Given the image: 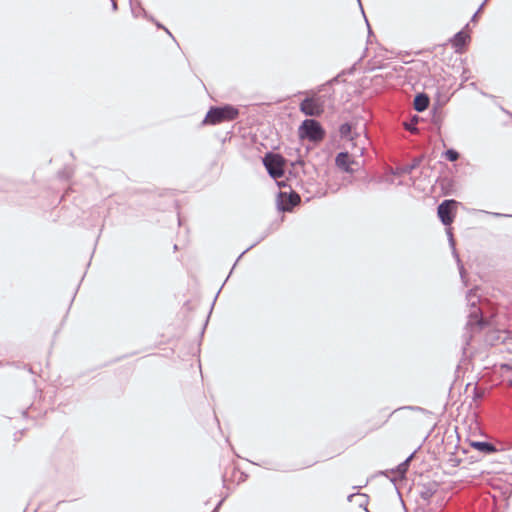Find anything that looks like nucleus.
<instances>
[{"mask_svg":"<svg viewBox=\"0 0 512 512\" xmlns=\"http://www.w3.org/2000/svg\"><path fill=\"white\" fill-rule=\"evenodd\" d=\"M488 0H484L483 3L480 5V7L478 8V10L474 13V15L472 16L471 18V21L474 22L476 21L477 17H478V14L479 12L483 9L484 5L487 3Z\"/></svg>","mask_w":512,"mask_h":512,"instance_id":"obj_22","label":"nucleus"},{"mask_svg":"<svg viewBox=\"0 0 512 512\" xmlns=\"http://www.w3.org/2000/svg\"><path fill=\"white\" fill-rule=\"evenodd\" d=\"M239 111L232 105L211 107L203 121L204 124H219L224 121H231L237 118Z\"/></svg>","mask_w":512,"mask_h":512,"instance_id":"obj_2","label":"nucleus"},{"mask_svg":"<svg viewBox=\"0 0 512 512\" xmlns=\"http://www.w3.org/2000/svg\"><path fill=\"white\" fill-rule=\"evenodd\" d=\"M444 155H445L446 159L451 162H454V161L458 160V158H459V153L454 149H448L444 153Z\"/></svg>","mask_w":512,"mask_h":512,"instance_id":"obj_18","label":"nucleus"},{"mask_svg":"<svg viewBox=\"0 0 512 512\" xmlns=\"http://www.w3.org/2000/svg\"><path fill=\"white\" fill-rule=\"evenodd\" d=\"M156 25H157V27H158V28H162V29H164V30H165V31H166V32L171 36V33H170V31H169L167 28H165L164 26H162L160 23H156Z\"/></svg>","mask_w":512,"mask_h":512,"instance_id":"obj_25","label":"nucleus"},{"mask_svg":"<svg viewBox=\"0 0 512 512\" xmlns=\"http://www.w3.org/2000/svg\"><path fill=\"white\" fill-rule=\"evenodd\" d=\"M418 121V117L417 116H414L411 120L410 123H405L404 126H405V129L410 131L411 133L415 134L418 132V129L416 127V123Z\"/></svg>","mask_w":512,"mask_h":512,"instance_id":"obj_17","label":"nucleus"},{"mask_svg":"<svg viewBox=\"0 0 512 512\" xmlns=\"http://www.w3.org/2000/svg\"><path fill=\"white\" fill-rule=\"evenodd\" d=\"M438 490V484L436 482L425 484L421 487L420 497L425 501L429 502L431 498L436 494Z\"/></svg>","mask_w":512,"mask_h":512,"instance_id":"obj_9","label":"nucleus"},{"mask_svg":"<svg viewBox=\"0 0 512 512\" xmlns=\"http://www.w3.org/2000/svg\"><path fill=\"white\" fill-rule=\"evenodd\" d=\"M253 246H254V244H253V245H250V247H248L245 251H243V252L241 253V255L238 257V260L242 257V255H243L246 251H248L249 249L253 248Z\"/></svg>","mask_w":512,"mask_h":512,"instance_id":"obj_26","label":"nucleus"},{"mask_svg":"<svg viewBox=\"0 0 512 512\" xmlns=\"http://www.w3.org/2000/svg\"><path fill=\"white\" fill-rule=\"evenodd\" d=\"M325 132L320 123L314 119H306L299 127V136L310 141H320L324 138Z\"/></svg>","mask_w":512,"mask_h":512,"instance_id":"obj_3","label":"nucleus"},{"mask_svg":"<svg viewBox=\"0 0 512 512\" xmlns=\"http://www.w3.org/2000/svg\"><path fill=\"white\" fill-rule=\"evenodd\" d=\"M323 104L321 97L305 98L300 103V111L307 116H319L324 110Z\"/></svg>","mask_w":512,"mask_h":512,"instance_id":"obj_5","label":"nucleus"},{"mask_svg":"<svg viewBox=\"0 0 512 512\" xmlns=\"http://www.w3.org/2000/svg\"><path fill=\"white\" fill-rule=\"evenodd\" d=\"M469 36L465 34L463 31L457 32L452 38V45L455 47L456 51H459L462 47H464L467 43Z\"/></svg>","mask_w":512,"mask_h":512,"instance_id":"obj_13","label":"nucleus"},{"mask_svg":"<svg viewBox=\"0 0 512 512\" xmlns=\"http://www.w3.org/2000/svg\"><path fill=\"white\" fill-rule=\"evenodd\" d=\"M412 457H413V454H411V455H410V456H409V457H408L404 462H402L401 464H399V466H398V468H397V469H398V471H399L400 473H404V472H406L407 467H408V463H409V461L411 460V458H412Z\"/></svg>","mask_w":512,"mask_h":512,"instance_id":"obj_20","label":"nucleus"},{"mask_svg":"<svg viewBox=\"0 0 512 512\" xmlns=\"http://www.w3.org/2000/svg\"><path fill=\"white\" fill-rule=\"evenodd\" d=\"M423 156L416 157L412 160L410 164L402 165L400 167H397L396 170L393 172L394 175L401 176L405 174H411L413 170L418 168L420 164L422 163Z\"/></svg>","mask_w":512,"mask_h":512,"instance_id":"obj_8","label":"nucleus"},{"mask_svg":"<svg viewBox=\"0 0 512 512\" xmlns=\"http://www.w3.org/2000/svg\"><path fill=\"white\" fill-rule=\"evenodd\" d=\"M429 103H430V99H429L428 95L425 93H419L414 98V102H413L414 109L417 112H423L424 110H426L428 108Z\"/></svg>","mask_w":512,"mask_h":512,"instance_id":"obj_10","label":"nucleus"},{"mask_svg":"<svg viewBox=\"0 0 512 512\" xmlns=\"http://www.w3.org/2000/svg\"><path fill=\"white\" fill-rule=\"evenodd\" d=\"M471 446L486 455L497 451L496 447L492 443L485 441H474L471 443Z\"/></svg>","mask_w":512,"mask_h":512,"instance_id":"obj_11","label":"nucleus"},{"mask_svg":"<svg viewBox=\"0 0 512 512\" xmlns=\"http://www.w3.org/2000/svg\"><path fill=\"white\" fill-rule=\"evenodd\" d=\"M222 502L223 501L221 500L212 512H217V510H218L219 506L222 504Z\"/></svg>","mask_w":512,"mask_h":512,"instance_id":"obj_27","label":"nucleus"},{"mask_svg":"<svg viewBox=\"0 0 512 512\" xmlns=\"http://www.w3.org/2000/svg\"><path fill=\"white\" fill-rule=\"evenodd\" d=\"M484 502L487 504L485 512H494V499L490 496H485L476 502V506L480 508Z\"/></svg>","mask_w":512,"mask_h":512,"instance_id":"obj_15","label":"nucleus"},{"mask_svg":"<svg viewBox=\"0 0 512 512\" xmlns=\"http://www.w3.org/2000/svg\"><path fill=\"white\" fill-rule=\"evenodd\" d=\"M477 291V289H471L466 295L469 310L467 316L468 320L462 336L464 348L470 344V341L477 333L490 326V322L484 310L486 304L480 299Z\"/></svg>","mask_w":512,"mask_h":512,"instance_id":"obj_1","label":"nucleus"},{"mask_svg":"<svg viewBox=\"0 0 512 512\" xmlns=\"http://www.w3.org/2000/svg\"><path fill=\"white\" fill-rule=\"evenodd\" d=\"M447 235H448V238H449V243L453 249V254L457 260V263H458V267H459V272H460V276H461V279L464 281V278H465V269L463 267V265L461 264V261L459 259V256L455 250V242H454V238H453V234H452V231H451V228H448L447 229Z\"/></svg>","mask_w":512,"mask_h":512,"instance_id":"obj_14","label":"nucleus"},{"mask_svg":"<svg viewBox=\"0 0 512 512\" xmlns=\"http://www.w3.org/2000/svg\"><path fill=\"white\" fill-rule=\"evenodd\" d=\"M131 10L135 17H138L141 13L145 14V10L142 9L140 6L137 8L134 6H131Z\"/></svg>","mask_w":512,"mask_h":512,"instance_id":"obj_21","label":"nucleus"},{"mask_svg":"<svg viewBox=\"0 0 512 512\" xmlns=\"http://www.w3.org/2000/svg\"><path fill=\"white\" fill-rule=\"evenodd\" d=\"M355 497L359 498V500H360L358 502L359 506L360 507H364L365 510L368 511L367 508H366V505L368 504V497H367V495L361 494V493L351 494V495L348 496V500L352 501L353 498H355Z\"/></svg>","mask_w":512,"mask_h":512,"instance_id":"obj_16","label":"nucleus"},{"mask_svg":"<svg viewBox=\"0 0 512 512\" xmlns=\"http://www.w3.org/2000/svg\"><path fill=\"white\" fill-rule=\"evenodd\" d=\"M335 163L336 165L344 170L345 172H350L351 171V168H350V156L347 152H340L337 156H336V159H335Z\"/></svg>","mask_w":512,"mask_h":512,"instance_id":"obj_12","label":"nucleus"},{"mask_svg":"<svg viewBox=\"0 0 512 512\" xmlns=\"http://www.w3.org/2000/svg\"><path fill=\"white\" fill-rule=\"evenodd\" d=\"M279 209L282 211H291L296 205L300 203V196L296 192H291L289 194L285 192H279L278 194Z\"/></svg>","mask_w":512,"mask_h":512,"instance_id":"obj_7","label":"nucleus"},{"mask_svg":"<svg viewBox=\"0 0 512 512\" xmlns=\"http://www.w3.org/2000/svg\"><path fill=\"white\" fill-rule=\"evenodd\" d=\"M263 164L268 174L273 179L281 178L284 174V158L275 153H267L263 159Z\"/></svg>","mask_w":512,"mask_h":512,"instance_id":"obj_4","label":"nucleus"},{"mask_svg":"<svg viewBox=\"0 0 512 512\" xmlns=\"http://www.w3.org/2000/svg\"><path fill=\"white\" fill-rule=\"evenodd\" d=\"M350 132H351V126L348 123L342 124L339 128V133H340L341 137H344V138L348 137L350 135Z\"/></svg>","mask_w":512,"mask_h":512,"instance_id":"obj_19","label":"nucleus"},{"mask_svg":"<svg viewBox=\"0 0 512 512\" xmlns=\"http://www.w3.org/2000/svg\"><path fill=\"white\" fill-rule=\"evenodd\" d=\"M407 408L410 410H415V411H422V412L424 411L423 408L418 407V406H408Z\"/></svg>","mask_w":512,"mask_h":512,"instance_id":"obj_24","label":"nucleus"},{"mask_svg":"<svg viewBox=\"0 0 512 512\" xmlns=\"http://www.w3.org/2000/svg\"><path fill=\"white\" fill-rule=\"evenodd\" d=\"M342 74H344V72H342V73L338 74L337 76H335L334 78H332L331 80H329V81H328V84L332 85V84H334V83L338 82V80H339V78H340V76H341Z\"/></svg>","mask_w":512,"mask_h":512,"instance_id":"obj_23","label":"nucleus"},{"mask_svg":"<svg viewBox=\"0 0 512 512\" xmlns=\"http://www.w3.org/2000/svg\"><path fill=\"white\" fill-rule=\"evenodd\" d=\"M112 7H113L114 10L117 8V4H116L115 1H112Z\"/></svg>","mask_w":512,"mask_h":512,"instance_id":"obj_28","label":"nucleus"},{"mask_svg":"<svg viewBox=\"0 0 512 512\" xmlns=\"http://www.w3.org/2000/svg\"><path fill=\"white\" fill-rule=\"evenodd\" d=\"M457 205V201L453 199L444 200L437 208V214L441 222L448 226L454 220L453 207Z\"/></svg>","mask_w":512,"mask_h":512,"instance_id":"obj_6","label":"nucleus"}]
</instances>
